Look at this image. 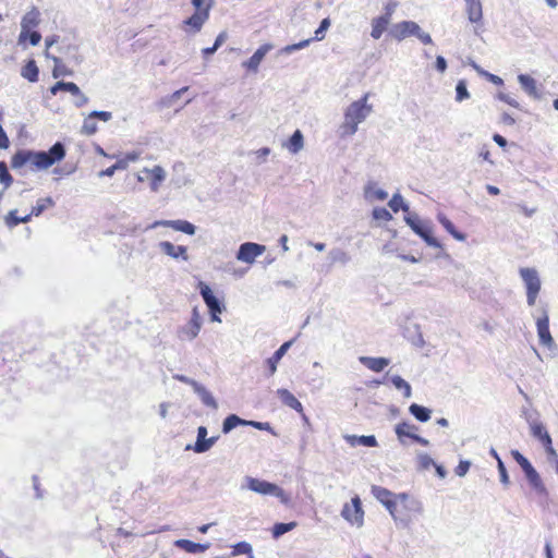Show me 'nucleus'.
Masks as SVG:
<instances>
[{
  "label": "nucleus",
  "mask_w": 558,
  "mask_h": 558,
  "mask_svg": "<svg viewBox=\"0 0 558 558\" xmlns=\"http://www.w3.org/2000/svg\"><path fill=\"white\" fill-rule=\"evenodd\" d=\"M64 156L65 149L60 142L52 145L49 151L20 149L12 156L11 167L13 169H21L28 165L33 171L46 170L62 160Z\"/></svg>",
  "instance_id": "f257e3e1"
},
{
  "label": "nucleus",
  "mask_w": 558,
  "mask_h": 558,
  "mask_svg": "<svg viewBox=\"0 0 558 558\" xmlns=\"http://www.w3.org/2000/svg\"><path fill=\"white\" fill-rule=\"evenodd\" d=\"M369 94H364L359 100L353 101L344 112V121L341 124L343 135H353L357 125L372 112V105H367Z\"/></svg>",
  "instance_id": "f03ea898"
},
{
  "label": "nucleus",
  "mask_w": 558,
  "mask_h": 558,
  "mask_svg": "<svg viewBox=\"0 0 558 558\" xmlns=\"http://www.w3.org/2000/svg\"><path fill=\"white\" fill-rule=\"evenodd\" d=\"M396 509L398 515H391L396 522H400L403 526H408L411 521L422 512L421 502L410 497L405 493L398 494Z\"/></svg>",
  "instance_id": "7ed1b4c3"
},
{
  "label": "nucleus",
  "mask_w": 558,
  "mask_h": 558,
  "mask_svg": "<svg viewBox=\"0 0 558 558\" xmlns=\"http://www.w3.org/2000/svg\"><path fill=\"white\" fill-rule=\"evenodd\" d=\"M191 2L195 8V13L183 21L182 27L187 33H198L209 19L213 2L211 0H192Z\"/></svg>",
  "instance_id": "20e7f679"
},
{
  "label": "nucleus",
  "mask_w": 558,
  "mask_h": 558,
  "mask_svg": "<svg viewBox=\"0 0 558 558\" xmlns=\"http://www.w3.org/2000/svg\"><path fill=\"white\" fill-rule=\"evenodd\" d=\"M512 458L515 460V462L521 466L523 470L526 480L529 481L530 485L541 495H547V489L538 474V472L534 469V466L531 464V462L518 450L511 451Z\"/></svg>",
  "instance_id": "39448f33"
},
{
  "label": "nucleus",
  "mask_w": 558,
  "mask_h": 558,
  "mask_svg": "<svg viewBox=\"0 0 558 558\" xmlns=\"http://www.w3.org/2000/svg\"><path fill=\"white\" fill-rule=\"evenodd\" d=\"M247 488L260 495L276 496L283 505L291 501L290 496L281 487L267 481L248 477Z\"/></svg>",
  "instance_id": "423d86ee"
},
{
  "label": "nucleus",
  "mask_w": 558,
  "mask_h": 558,
  "mask_svg": "<svg viewBox=\"0 0 558 558\" xmlns=\"http://www.w3.org/2000/svg\"><path fill=\"white\" fill-rule=\"evenodd\" d=\"M364 514L362 501L357 495L352 497L350 502L344 504L341 510L342 518L356 527L363 526Z\"/></svg>",
  "instance_id": "0eeeda50"
},
{
  "label": "nucleus",
  "mask_w": 558,
  "mask_h": 558,
  "mask_svg": "<svg viewBox=\"0 0 558 558\" xmlns=\"http://www.w3.org/2000/svg\"><path fill=\"white\" fill-rule=\"evenodd\" d=\"M520 275L526 287V300L530 306H533L536 302L537 294L541 290V280L535 269L533 268H521Z\"/></svg>",
  "instance_id": "6e6552de"
},
{
  "label": "nucleus",
  "mask_w": 558,
  "mask_h": 558,
  "mask_svg": "<svg viewBox=\"0 0 558 558\" xmlns=\"http://www.w3.org/2000/svg\"><path fill=\"white\" fill-rule=\"evenodd\" d=\"M202 316L196 307L193 308L192 315L187 324L179 328L178 337L182 341H191L195 339L202 328Z\"/></svg>",
  "instance_id": "1a4fd4ad"
},
{
  "label": "nucleus",
  "mask_w": 558,
  "mask_h": 558,
  "mask_svg": "<svg viewBox=\"0 0 558 558\" xmlns=\"http://www.w3.org/2000/svg\"><path fill=\"white\" fill-rule=\"evenodd\" d=\"M199 293L207 305L211 320L213 322H221L219 318V314L223 311V305L220 303V301L214 295L211 289L204 282L198 283Z\"/></svg>",
  "instance_id": "9d476101"
},
{
  "label": "nucleus",
  "mask_w": 558,
  "mask_h": 558,
  "mask_svg": "<svg viewBox=\"0 0 558 558\" xmlns=\"http://www.w3.org/2000/svg\"><path fill=\"white\" fill-rule=\"evenodd\" d=\"M372 495L388 510L390 515H398L396 502L398 501V494H393L389 489L373 485L371 487Z\"/></svg>",
  "instance_id": "9b49d317"
},
{
  "label": "nucleus",
  "mask_w": 558,
  "mask_h": 558,
  "mask_svg": "<svg viewBox=\"0 0 558 558\" xmlns=\"http://www.w3.org/2000/svg\"><path fill=\"white\" fill-rule=\"evenodd\" d=\"M264 252V245L253 242H246L240 246L236 254V258L241 262L252 264L255 260V258L262 255Z\"/></svg>",
  "instance_id": "f8f14e48"
},
{
  "label": "nucleus",
  "mask_w": 558,
  "mask_h": 558,
  "mask_svg": "<svg viewBox=\"0 0 558 558\" xmlns=\"http://www.w3.org/2000/svg\"><path fill=\"white\" fill-rule=\"evenodd\" d=\"M407 223L411 227V229L420 235L428 245L438 246L437 240L432 234V229L422 222L420 219H412L410 217L405 218Z\"/></svg>",
  "instance_id": "ddd939ff"
},
{
  "label": "nucleus",
  "mask_w": 558,
  "mask_h": 558,
  "mask_svg": "<svg viewBox=\"0 0 558 558\" xmlns=\"http://www.w3.org/2000/svg\"><path fill=\"white\" fill-rule=\"evenodd\" d=\"M416 429L417 427L415 425L409 424L407 422H401L395 427L396 435L400 441H403V438L408 437L422 446H427V439L414 434V430Z\"/></svg>",
  "instance_id": "4468645a"
},
{
  "label": "nucleus",
  "mask_w": 558,
  "mask_h": 558,
  "mask_svg": "<svg viewBox=\"0 0 558 558\" xmlns=\"http://www.w3.org/2000/svg\"><path fill=\"white\" fill-rule=\"evenodd\" d=\"M536 328L541 344L547 348H551L555 342L550 335L549 317L546 311H544L543 315L537 318Z\"/></svg>",
  "instance_id": "2eb2a0df"
},
{
  "label": "nucleus",
  "mask_w": 558,
  "mask_h": 558,
  "mask_svg": "<svg viewBox=\"0 0 558 558\" xmlns=\"http://www.w3.org/2000/svg\"><path fill=\"white\" fill-rule=\"evenodd\" d=\"M420 31V26L412 21H403L398 24H396L391 31V36L398 40L401 41L404 38L417 34Z\"/></svg>",
  "instance_id": "dca6fc26"
},
{
  "label": "nucleus",
  "mask_w": 558,
  "mask_h": 558,
  "mask_svg": "<svg viewBox=\"0 0 558 558\" xmlns=\"http://www.w3.org/2000/svg\"><path fill=\"white\" fill-rule=\"evenodd\" d=\"M271 49L272 46L270 44L262 45L248 60L243 62V66L248 71L257 72L260 62Z\"/></svg>",
  "instance_id": "f3484780"
},
{
  "label": "nucleus",
  "mask_w": 558,
  "mask_h": 558,
  "mask_svg": "<svg viewBox=\"0 0 558 558\" xmlns=\"http://www.w3.org/2000/svg\"><path fill=\"white\" fill-rule=\"evenodd\" d=\"M207 434H208V432L205 426H199L197 428V439H196L195 445L193 446V450L195 452H197V453L206 452L216 442L217 438L216 437L206 438Z\"/></svg>",
  "instance_id": "a211bd4d"
},
{
  "label": "nucleus",
  "mask_w": 558,
  "mask_h": 558,
  "mask_svg": "<svg viewBox=\"0 0 558 558\" xmlns=\"http://www.w3.org/2000/svg\"><path fill=\"white\" fill-rule=\"evenodd\" d=\"M39 23V12L36 9H33L28 11L22 19V32L20 34L19 40L20 43H23L26 40V36L28 34V31L32 27L37 26Z\"/></svg>",
  "instance_id": "6ab92c4d"
},
{
  "label": "nucleus",
  "mask_w": 558,
  "mask_h": 558,
  "mask_svg": "<svg viewBox=\"0 0 558 558\" xmlns=\"http://www.w3.org/2000/svg\"><path fill=\"white\" fill-rule=\"evenodd\" d=\"M155 226L171 228L189 235H193L195 233V226L186 220H161L157 221Z\"/></svg>",
  "instance_id": "aec40b11"
},
{
  "label": "nucleus",
  "mask_w": 558,
  "mask_h": 558,
  "mask_svg": "<svg viewBox=\"0 0 558 558\" xmlns=\"http://www.w3.org/2000/svg\"><path fill=\"white\" fill-rule=\"evenodd\" d=\"M60 90L69 92L73 96L81 97L82 102L80 106L87 101V98L81 93L80 87L73 82H57L53 86L50 87V94L53 96L57 95Z\"/></svg>",
  "instance_id": "412c9836"
},
{
  "label": "nucleus",
  "mask_w": 558,
  "mask_h": 558,
  "mask_svg": "<svg viewBox=\"0 0 558 558\" xmlns=\"http://www.w3.org/2000/svg\"><path fill=\"white\" fill-rule=\"evenodd\" d=\"M292 341H287L280 345V348L266 361L268 368V375L272 376L277 371V365L291 347Z\"/></svg>",
  "instance_id": "4be33fe9"
},
{
  "label": "nucleus",
  "mask_w": 558,
  "mask_h": 558,
  "mask_svg": "<svg viewBox=\"0 0 558 558\" xmlns=\"http://www.w3.org/2000/svg\"><path fill=\"white\" fill-rule=\"evenodd\" d=\"M161 251L167 254L168 256H171L172 258H179L181 257L183 260H187V248L183 245H173L169 241H163L159 244Z\"/></svg>",
  "instance_id": "5701e85b"
},
{
  "label": "nucleus",
  "mask_w": 558,
  "mask_h": 558,
  "mask_svg": "<svg viewBox=\"0 0 558 558\" xmlns=\"http://www.w3.org/2000/svg\"><path fill=\"white\" fill-rule=\"evenodd\" d=\"M277 395L287 407L295 410L300 414L304 416L303 405L302 403L294 397L292 392L288 389L281 388L277 390Z\"/></svg>",
  "instance_id": "b1692460"
},
{
  "label": "nucleus",
  "mask_w": 558,
  "mask_h": 558,
  "mask_svg": "<svg viewBox=\"0 0 558 558\" xmlns=\"http://www.w3.org/2000/svg\"><path fill=\"white\" fill-rule=\"evenodd\" d=\"M174 545L175 547L190 554L204 553L209 548V544L195 543L185 538L175 541Z\"/></svg>",
  "instance_id": "393cba45"
},
{
  "label": "nucleus",
  "mask_w": 558,
  "mask_h": 558,
  "mask_svg": "<svg viewBox=\"0 0 558 558\" xmlns=\"http://www.w3.org/2000/svg\"><path fill=\"white\" fill-rule=\"evenodd\" d=\"M360 362L376 373L384 371L389 365V360L386 357L361 356Z\"/></svg>",
  "instance_id": "a878e982"
},
{
  "label": "nucleus",
  "mask_w": 558,
  "mask_h": 558,
  "mask_svg": "<svg viewBox=\"0 0 558 558\" xmlns=\"http://www.w3.org/2000/svg\"><path fill=\"white\" fill-rule=\"evenodd\" d=\"M530 432L531 435L536 438L542 445H545L549 441H551V437L544 426L543 423L534 421L530 423Z\"/></svg>",
  "instance_id": "bb28decb"
},
{
  "label": "nucleus",
  "mask_w": 558,
  "mask_h": 558,
  "mask_svg": "<svg viewBox=\"0 0 558 558\" xmlns=\"http://www.w3.org/2000/svg\"><path fill=\"white\" fill-rule=\"evenodd\" d=\"M437 220H438V221H439V223L445 228V230H446L449 234H451L456 240L461 241V242H463V241H465V240H466V235H465L463 232L459 231V230L454 227V225L452 223V221H451L449 218H447V216H446V215H444V214H438V215H437Z\"/></svg>",
  "instance_id": "cd10ccee"
},
{
  "label": "nucleus",
  "mask_w": 558,
  "mask_h": 558,
  "mask_svg": "<svg viewBox=\"0 0 558 558\" xmlns=\"http://www.w3.org/2000/svg\"><path fill=\"white\" fill-rule=\"evenodd\" d=\"M21 75L31 83H35L39 78V69L36 61L31 59L21 70Z\"/></svg>",
  "instance_id": "c85d7f7f"
},
{
  "label": "nucleus",
  "mask_w": 558,
  "mask_h": 558,
  "mask_svg": "<svg viewBox=\"0 0 558 558\" xmlns=\"http://www.w3.org/2000/svg\"><path fill=\"white\" fill-rule=\"evenodd\" d=\"M144 171L148 174L151 190L157 191L160 183L165 180L163 169L160 166H155L153 169H145Z\"/></svg>",
  "instance_id": "c756f323"
},
{
  "label": "nucleus",
  "mask_w": 558,
  "mask_h": 558,
  "mask_svg": "<svg viewBox=\"0 0 558 558\" xmlns=\"http://www.w3.org/2000/svg\"><path fill=\"white\" fill-rule=\"evenodd\" d=\"M390 22L391 21H389L383 16H377V17L373 19L371 36L374 39H379L383 36V34L386 32V29L388 28V25L390 24Z\"/></svg>",
  "instance_id": "7c9ffc66"
},
{
  "label": "nucleus",
  "mask_w": 558,
  "mask_h": 558,
  "mask_svg": "<svg viewBox=\"0 0 558 558\" xmlns=\"http://www.w3.org/2000/svg\"><path fill=\"white\" fill-rule=\"evenodd\" d=\"M466 13L470 22H480L483 15L480 0H466Z\"/></svg>",
  "instance_id": "2f4dec72"
},
{
  "label": "nucleus",
  "mask_w": 558,
  "mask_h": 558,
  "mask_svg": "<svg viewBox=\"0 0 558 558\" xmlns=\"http://www.w3.org/2000/svg\"><path fill=\"white\" fill-rule=\"evenodd\" d=\"M53 206H54V201L50 196L39 198L37 201L36 205L27 214V216H29V220H32L33 217L40 216L46 209L51 208Z\"/></svg>",
  "instance_id": "473e14b6"
},
{
  "label": "nucleus",
  "mask_w": 558,
  "mask_h": 558,
  "mask_svg": "<svg viewBox=\"0 0 558 558\" xmlns=\"http://www.w3.org/2000/svg\"><path fill=\"white\" fill-rule=\"evenodd\" d=\"M29 216L25 215L23 217L17 216V210L12 209L4 216V223L8 228L13 229L20 223L29 222Z\"/></svg>",
  "instance_id": "72a5a7b5"
},
{
  "label": "nucleus",
  "mask_w": 558,
  "mask_h": 558,
  "mask_svg": "<svg viewBox=\"0 0 558 558\" xmlns=\"http://www.w3.org/2000/svg\"><path fill=\"white\" fill-rule=\"evenodd\" d=\"M518 80L521 84V87L531 96H537V86L536 81L527 75V74H520L518 76Z\"/></svg>",
  "instance_id": "f704fd0d"
},
{
  "label": "nucleus",
  "mask_w": 558,
  "mask_h": 558,
  "mask_svg": "<svg viewBox=\"0 0 558 558\" xmlns=\"http://www.w3.org/2000/svg\"><path fill=\"white\" fill-rule=\"evenodd\" d=\"M347 440L352 446L362 445L365 447H376L378 445L377 439L375 436H348Z\"/></svg>",
  "instance_id": "c9c22d12"
},
{
  "label": "nucleus",
  "mask_w": 558,
  "mask_h": 558,
  "mask_svg": "<svg viewBox=\"0 0 558 558\" xmlns=\"http://www.w3.org/2000/svg\"><path fill=\"white\" fill-rule=\"evenodd\" d=\"M241 425H246V420H243L241 417H239L238 415L235 414H230L229 416H227L223 421V424H222V432L225 434H228L230 433L233 428H235L236 426H241Z\"/></svg>",
  "instance_id": "e433bc0d"
},
{
  "label": "nucleus",
  "mask_w": 558,
  "mask_h": 558,
  "mask_svg": "<svg viewBox=\"0 0 558 558\" xmlns=\"http://www.w3.org/2000/svg\"><path fill=\"white\" fill-rule=\"evenodd\" d=\"M287 148L293 153L296 154L303 148V135L300 130H296L292 136L289 138L287 143Z\"/></svg>",
  "instance_id": "4c0bfd02"
},
{
  "label": "nucleus",
  "mask_w": 558,
  "mask_h": 558,
  "mask_svg": "<svg viewBox=\"0 0 558 558\" xmlns=\"http://www.w3.org/2000/svg\"><path fill=\"white\" fill-rule=\"evenodd\" d=\"M409 411L420 422H427L430 418V410L420 404H411Z\"/></svg>",
  "instance_id": "58836bf2"
},
{
  "label": "nucleus",
  "mask_w": 558,
  "mask_h": 558,
  "mask_svg": "<svg viewBox=\"0 0 558 558\" xmlns=\"http://www.w3.org/2000/svg\"><path fill=\"white\" fill-rule=\"evenodd\" d=\"M298 523L295 521L289 522V523H276L272 526L271 534L274 538H278L281 535L292 531L295 529Z\"/></svg>",
  "instance_id": "ea45409f"
},
{
  "label": "nucleus",
  "mask_w": 558,
  "mask_h": 558,
  "mask_svg": "<svg viewBox=\"0 0 558 558\" xmlns=\"http://www.w3.org/2000/svg\"><path fill=\"white\" fill-rule=\"evenodd\" d=\"M52 59L54 61V66L52 70V76L54 78H58V77L64 76V75H72V73H73L72 70H70L65 64H63L59 58L53 57Z\"/></svg>",
  "instance_id": "a19ab883"
},
{
  "label": "nucleus",
  "mask_w": 558,
  "mask_h": 558,
  "mask_svg": "<svg viewBox=\"0 0 558 558\" xmlns=\"http://www.w3.org/2000/svg\"><path fill=\"white\" fill-rule=\"evenodd\" d=\"M97 130H98V125H97L96 119L89 114L83 122L81 133L89 136V135L95 134L97 132Z\"/></svg>",
  "instance_id": "79ce46f5"
},
{
  "label": "nucleus",
  "mask_w": 558,
  "mask_h": 558,
  "mask_svg": "<svg viewBox=\"0 0 558 558\" xmlns=\"http://www.w3.org/2000/svg\"><path fill=\"white\" fill-rule=\"evenodd\" d=\"M391 383L393 384V386L399 389V390H402L403 391V396L405 398H410L411 397V393H412V389H411V386L408 381H405L402 377L396 375V376H392L391 378Z\"/></svg>",
  "instance_id": "37998d69"
},
{
  "label": "nucleus",
  "mask_w": 558,
  "mask_h": 558,
  "mask_svg": "<svg viewBox=\"0 0 558 558\" xmlns=\"http://www.w3.org/2000/svg\"><path fill=\"white\" fill-rule=\"evenodd\" d=\"M388 205L393 213H398L400 209L403 211L409 210V206L404 204L403 197L400 194H395L389 201Z\"/></svg>",
  "instance_id": "c03bdc74"
},
{
  "label": "nucleus",
  "mask_w": 558,
  "mask_h": 558,
  "mask_svg": "<svg viewBox=\"0 0 558 558\" xmlns=\"http://www.w3.org/2000/svg\"><path fill=\"white\" fill-rule=\"evenodd\" d=\"M0 183H2L5 189L11 186L13 183V177L8 171V167L4 161H0Z\"/></svg>",
  "instance_id": "a18cd8bd"
},
{
  "label": "nucleus",
  "mask_w": 558,
  "mask_h": 558,
  "mask_svg": "<svg viewBox=\"0 0 558 558\" xmlns=\"http://www.w3.org/2000/svg\"><path fill=\"white\" fill-rule=\"evenodd\" d=\"M469 97H470V94L468 92L465 82L462 80L459 81L456 86V100L460 102L464 99H468Z\"/></svg>",
  "instance_id": "49530a36"
},
{
  "label": "nucleus",
  "mask_w": 558,
  "mask_h": 558,
  "mask_svg": "<svg viewBox=\"0 0 558 558\" xmlns=\"http://www.w3.org/2000/svg\"><path fill=\"white\" fill-rule=\"evenodd\" d=\"M373 218L379 221H390L392 216L385 207H376L373 210Z\"/></svg>",
  "instance_id": "de8ad7c7"
},
{
  "label": "nucleus",
  "mask_w": 558,
  "mask_h": 558,
  "mask_svg": "<svg viewBox=\"0 0 558 558\" xmlns=\"http://www.w3.org/2000/svg\"><path fill=\"white\" fill-rule=\"evenodd\" d=\"M493 454H494V457L497 460L498 471H499V475H500V481L505 485L509 484V476H508V473H507V470H506V466H505L502 460L499 458V456L497 454L496 451H493Z\"/></svg>",
  "instance_id": "09e8293b"
},
{
  "label": "nucleus",
  "mask_w": 558,
  "mask_h": 558,
  "mask_svg": "<svg viewBox=\"0 0 558 558\" xmlns=\"http://www.w3.org/2000/svg\"><path fill=\"white\" fill-rule=\"evenodd\" d=\"M252 553V546L246 542H240L233 546L232 556L246 555Z\"/></svg>",
  "instance_id": "8fccbe9b"
},
{
  "label": "nucleus",
  "mask_w": 558,
  "mask_h": 558,
  "mask_svg": "<svg viewBox=\"0 0 558 558\" xmlns=\"http://www.w3.org/2000/svg\"><path fill=\"white\" fill-rule=\"evenodd\" d=\"M330 26V21L329 19H324L322 22H320V25L319 27L315 31V37L314 39L316 40H322L324 39L325 37V32L328 29V27Z\"/></svg>",
  "instance_id": "3c124183"
},
{
  "label": "nucleus",
  "mask_w": 558,
  "mask_h": 558,
  "mask_svg": "<svg viewBox=\"0 0 558 558\" xmlns=\"http://www.w3.org/2000/svg\"><path fill=\"white\" fill-rule=\"evenodd\" d=\"M246 425L253 426L259 430H267V432L272 430V428L268 422L246 421Z\"/></svg>",
  "instance_id": "603ef678"
},
{
  "label": "nucleus",
  "mask_w": 558,
  "mask_h": 558,
  "mask_svg": "<svg viewBox=\"0 0 558 558\" xmlns=\"http://www.w3.org/2000/svg\"><path fill=\"white\" fill-rule=\"evenodd\" d=\"M543 447L545 449V452H546L548 459H550V460L553 459L555 461H556V459H558L557 451H556V449L553 446V440L547 442V444H545V445H543Z\"/></svg>",
  "instance_id": "864d4df0"
},
{
  "label": "nucleus",
  "mask_w": 558,
  "mask_h": 558,
  "mask_svg": "<svg viewBox=\"0 0 558 558\" xmlns=\"http://www.w3.org/2000/svg\"><path fill=\"white\" fill-rule=\"evenodd\" d=\"M26 39H28V40H29V44H31L32 46H36V45H38V44L40 43V40H41V35H40L38 32H36V31L31 32V29H29V31H28V34H27V36H26Z\"/></svg>",
  "instance_id": "5fc2aeb1"
},
{
  "label": "nucleus",
  "mask_w": 558,
  "mask_h": 558,
  "mask_svg": "<svg viewBox=\"0 0 558 558\" xmlns=\"http://www.w3.org/2000/svg\"><path fill=\"white\" fill-rule=\"evenodd\" d=\"M312 39H306V40H303V41H300L298 44H293V45H290V46H287L284 48V50L287 52H292L294 50H299V49H302L304 47H306L310 43H311Z\"/></svg>",
  "instance_id": "6e6d98bb"
},
{
  "label": "nucleus",
  "mask_w": 558,
  "mask_h": 558,
  "mask_svg": "<svg viewBox=\"0 0 558 558\" xmlns=\"http://www.w3.org/2000/svg\"><path fill=\"white\" fill-rule=\"evenodd\" d=\"M470 469V462L462 461L456 469V474L459 476H463Z\"/></svg>",
  "instance_id": "4d7b16f0"
},
{
  "label": "nucleus",
  "mask_w": 558,
  "mask_h": 558,
  "mask_svg": "<svg viewBox=\"0 0 558 558\" xmlns=\"http://www.w3.org/2000/svg\"><path fill=\"white\" fill-rule=\"evenodd\" d=\"M90 116H93L95 119L98 118L105 122L111 119V112L109 111H93Z\"/></svg>",
  "instance_id": "13d9d810"
},
{
  "label": "nucleus",
  "mask_w": 558,
  "mask_h": 558,
  "mask_svg": "<svg viewBox=\"0 0 558 558\" xmlns=\"http://www.w3.org/2000/svg\"><path fill=\"white\" fill-rule=\"evenodd\" d=\"M10 145L9 137L7 136L5 132L3 131L2 126L0 125V148L7 149Z\"/></svg>",
  "instance_id": "bf43d9fd"
},
{
  "label": "nucleus",
  "mask_w": 558,
  "mask_h": 558,
  "mask_svg": "<svg viewBox=\"0 0 558 558\" xmlns=\"http://www.w3.org/2000/svg\"><path fill=\"white\" fill-rule=\"evenodd\" d=\"M478 156H480L483 160H485V161H488V162L493 163V160H492V158H490V150L488 149V147H487L486 145H484V146L481 148V150H480V153H478Z\"/></svg>",
  "instance_id": "052dcab7"
},
{
  "label": "nucleus",
  "mask_w": 558,
  "mask_h": 558,
  "mask_svg": "<svg viewBox=\"0 0 558 558\" xmlns=\"http://www.w3.org/2000/svg\"><path fill=\"white\" fill-rule=\"evenodd\" d=\"M395 8H396L395 3H392V2L387 3V5L385 7V13L381 16L391 21Z\"/></svg>",
  "instance_id": "680f3d73"
},
{
  "label": "nucleus",
  "mask_w": 558,
  "mask_h": 558,
  "mask_svg": "<svg viewBox=\"0 0 558 558\" xmlns=\"http://www.w3.org/2000/svg\"><path fill=\"white\" fill-rule=\"evenodd\" d=\"M435 65H436V69H437L439 72H441V73H442V72H445V71H446V69H447V62H446L445 58H444V57H441V56H438V57L436 58V64H435Z\"/></svg>",
  "instance_id": "e2e57ef3"
},
{
  "label": "nucleus",
  "mask_w": 558,
  "mask_h": 558,
  "mask_svg": "<svg viewBox=\"0 0 558 558\" xmlns=\"http://www.w3.org/2000/svg\"><path fill=\"white\" fill-rule=\"evenodd\" d=\"M123 157L125 158L128 163H130V162H134V161L138 160L140 157H141V153H138V151H129Z\"/></svg>",
  "instance_id": "0e129e2a"
},
{
  "label": "nucleus",
  "mask_w": 558,
  "mask_h": 558,
  "mask_svg": "<svg viewBox=\"0 0 558 558\" xmlns=\"http://www.w3.org/2000/svg\"><path fill=\"white\" fill-rule=\"evenodd\" d=\"M415 36H417V37H418V39H420L423 44H425V45H430V44H433V40H432L430 35H429V34H427V33H421V29L418 31V33H417V34H415Z\"/></svg>",
  "instance_id": "69168bd1"
},
{
  "label": "nucleus",
  "mask_w": 558,
  "mask_h": 558,
  "mask_svg": "<svg viewBox=\"0 0 558 558\" xmlns=\"http://www.w3.org/2000/svg\"><path fill=\"white\" fill-rule=\"evenodd\" d=\"M113 167L116 168V170H125L129 167V163L125 160V158L122 157L117 160V162L113 165Z\"/></svg>",
  "instance_id": "338daca9"
},
{
  "label": "nucleus",
  "mask_w": 558,
  "mask_h": 558,
  "mask_svg": "<svg viewBox=\"0 0 558 558\" xmlns=\"http://www.w3.org/2000/svg\"><path fill=\"white\" fill-rule=\"evenodd\" d=\"M494 142L499 145L500 147L505 148L507 146V140L501 136L500 134H495L493 136Z\"/></svg>",
  "instance_id": "774afa93"
}]
</instances>
